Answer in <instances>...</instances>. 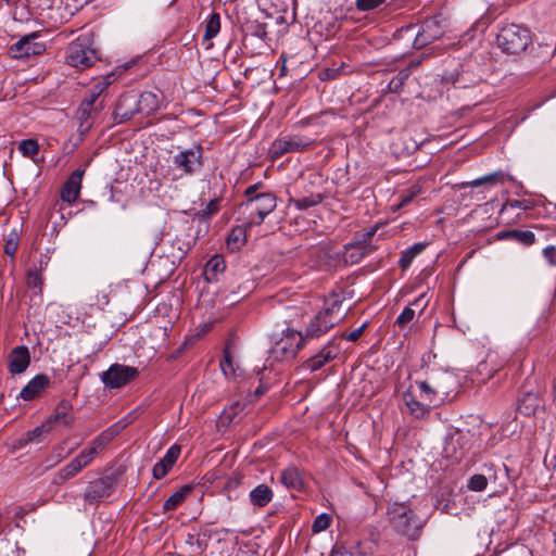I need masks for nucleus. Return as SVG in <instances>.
Listing matches in <instances>:
<instances>
[{"label":"nucleus","instance_id":"obj_1","mask_svg":"<svg viewBox=\"0 0 556 556\" xmlns=\"http://www.w3.org/2000/svg\"><path fill=\"white\" fill-rule=\"evenodd\" d=\"M388 516L393 529L410 540L419 538L425 521L405 504L394 503L388 508Z\"/></svg>","mask_w":556,"mask_h":556},{"label":"nucleus","instance_id":"obj_2","mask_svg":"<svg viewBox=\"0 0 556 556\" xmlns=\"http://www.w3.org/2000/svg\"><path fill=\"white\" fill-rule=\"evenodd\" d=\"M99 60L97 50L92 47L90 38L86 35L79 36L70 43L66 50V62L78 70H86Z\"/></svg>","mask_w":556,"mask_h":556},{"label":"nucleus","instance_id":"obj_3","mask_svg":"<svg viewBox=\"0 0 556 556\" xmlns=\"http://www.w3.org/2000/svg\"><path fill=\"white\" fill-rule=\"evenodd\" d=\"M496 41L503 51L519 53L526 50L531 41L530 30L517 24H508L501 28Z\"/></svg>","mask_w":556,"mask_h":556},{"label":"nucleus","instance_id":"obj_4","mask_svg":"<svg viewBox=\"0 0 556 556\" xmlns=\"http://www.w3.org/2000/svg\"><path fill=\"white\" fill-rule=\"evenodd\" d=\"M277 206L276 197L270 192L258 193L249 198L241 204L244 212L249 213L247 226L261 225L265 217L270 214Z\"/></svg>","mask_w":556,"mask_h":556},{"label":"nucleus","instance_id":"obj_5","mask_svg":"<svg viewBox=\"0 0 556 556\" xmlns=\"http://www.w3.org/2000/svg\"><path fill=\"white\" fill-rule=\"evenodd\" d=\"M304 344L305 338L301 332L288 329L273 345L270 356L278 362L293 359Z\"/></svg>","mask_w":556,"mask_h":556},{"label":"nucleus","instance_id":"obj_6","mask_svg":"<svg viewBox=\"0 0 556 556\" xmlns=\"http://www.w3.org/2000/svg\"><path fill=\"white\" fill-rule=\"evenodd\" d=\"M118 432L119 427L117 425L111 426L102 431L89 443L87 448L83 450L77 455L78 459L85 467L89 466L92 460L112 442Z\"/></svg>","mask_w":556,"mask_h":556},{"label":"nucleus","instance_id":"obj_7","mask_svg":"<svg viewBox=\"0 0 556 556\" xmlns=\"http://www.w3.org/2000/svg\"><path fill=\"white\" fill-rule=\"evenodd\" d=\"M138 375L139 371L136 367L113 364L102 374L101 379L105 387L119 389L132 381Z\"/></svg>","mask_w":556,"mask_h":556},{"label":"nucleus","instance_id":"obj_8","mask_svg":"<svg viewBox=\"0 0 556 556\" xmlns=\"http://www.w3.org/2000/svg\"><path fill=\"white\" fill-rule=\"evenodd\" d=\"M203 149L195 146L191 149L179 151L173 156V165L185 175H192L202 167Z\"/></svg>","mask_w":556,"mask_h":556},{"label":"nucleus","instance_id":"obj_9","mask_svg":"<svg viewBox=\"0 0 556 556\" xmlns=\"http://www.w3.org/2000/svg\"><path fill=\"white\" fill-rule=\"evenodd\" d=\"M115 484L116 478L114 476H105L91 481L85 490L84 498L90 505L98 504L112 495Z\"/></svg>","mask_w":556,"mask_h":556},{"label":"nucleus","instance_id":"obj_10","mask_svg":"<svg viewBox=\"0 0 556 556\" xmlns=\"http://www.w3.org/2000/svg\"><path fill=\"white\" fill-rule=\"evenodd\" d=\"M104 108L103 100L99 104H92L89 102L81 101L76 112V119L78 123V132L81 136L88 134L98 119L101 111Z\"/></svg>","mask_w":556,"mask_h":556},{"label":"nucleus","instance_id":"obj_11","mask_svg":"<svg viewBox=\"0 0 556 556\" xmlns=\"http://www.w3.org/2000/svg\"><path fill=\"white\" fill-rule=\"evenodd\" d=\"M312 141L301 136H285L276 139L270 147L271 156L275 159L290 152L303 151Z\"/></svg>","mask_w":556,"mask_h":556},{"label":"nucleus","instance_id":"obj_12","mask_svg":"<svg viewBox=\"0 0 556 556\" xmlns=\"http://www.w3.org/2000/svg\"><path fill=\"white\" fill-rule=\"evenodd\" d=\"M38 37L36 33L24 36L11 46L10 51L13 53L14 58L17 59L39 55L46 50V46L37 41Z\"/></svg>","mask_w":556,"mask_h":556},{"label":"nucleus","instance_id":"obj_13","mask_svg":"<svg viewBox=\"0 0 556 556\" xmlns=\"http://www.w3.org/2000/svg\"><path fill=\"white\" fill-rule=\"evenodd\" d=\"M443 26L441 25V22L438 18H428L417 34L414 40V47L416 49H421L425 46L441 38L443 36Z\"/></svg>","mask_w":556,"mask_h":556},{"label":"nucleus","instance_id":"obj_14","mask_svg":"<svg viewBox=\"0 0 556 556\" xmlns=\"http://www.w3.org/2000/svg\"><path fill=\"white\" fill-rule=\"evenodd\" d=\"M84 174V169H76L72 173L61 189L62 201L71 204L78 199Z\"/></svg>","mask_w":556,"mask_h":556},{"label":"nucleus","instance_id":"obj_15","mask_svg":"<svg viewBox=\"0 0 556 556\" xmlns=\"http://www.w3.org/2000/svg\"><path fill=\"white\" fill-rule=\"evenodd\" d=\"M30 364L28 348L20 345L14 348L8 357V368L13 375L24 372Z\"/></svg>","mask_w":556,"mask_h":556},{"label":"nucleus","instance_id":"obj_16","mask_svg":"<svg viewBox=\"0 0 556 556\" xmlns=\"http://www.w3.org/2000/svg\"><path fill=\"white\" fill-rule=\"evenodd\" d=\"M181 448L179 445H172L165 455L153 466V477L155 479L164 478L167 472L172 469L174 464L177 462L180 455Z\"/></svg>","mask_w":556,"mask_h":556},{"label":"nucleus","instance_id":"obj_17","mask_svg":"<svg viewBox=\"0 0 556 556\" xmlns=\"http://www.w3.org/2000/svg\"><path fill=\"white\" fill-rule=\"evenodd\" d=\"M334 325V318H328L327 316L318 313L307 325L305 336H303V338H305V341L307 339L319 338L329 331Z\"/></svg>","mask_w":556,"mask_h":556},{"label":"nucleus","instance_id":"obj_18","mask_svg":"<svg viewBox=\"0 0 556 556\" xmlns=\"http://www.w3.org/2000/svg\"><path fill=\"white\" fill-rule=\"evenodd\" d=\"M50 384V379L47 375H36L21 390L18 399L23 401H31L39 396L41 392Z\"/></svg>","mask_w":556,"mask_h":556},{"label":"nucleus","instance_id":"obj_19","mask_svg":"<svg viewBox=\"0 0 556 556\" xmlns=\"http://www.w3.org/2000/svg\"><path fill=\"white\" fill-rule=\"evenodd\" d=\"M337 349L331 344L325 345L316 355L308 358L304 364L303 368L314 372L320 369L328 362L332 361L337 356Z\"/></svg>","mask_w":556,"mask_h":556},{"label":"nucleus","instance_id":"obj_20","mask_svg":"<svg viewBox=\"0 0 556 556\" xmlns=\"http://www.w3.org/2000/svg\"><path fill=\"white\" fill-rule=\"evenodd\" d=\"M135 113H138L136 108V97L123 96L116 104L114 111V121L117 124H122L130 119Z\"/></svg>","mask_w":556,"mask_h":556},{"label":"nucleus","instance_id":"obj_21","mask_svg":"<svg viewBox=\"0 0 556 556\" xmlns=\"http://www.w3.org/2000/svg\"><path fill=\"white\" fill-rule=\"evenodd\" d=\"M73 405L68 400H62L55 407L54 414L51 415L47 424L52 426L54 422H60L65 427H70L74 422V416L72 414Z\"/></svg>","mask_w":556,"mask_h":556},{"label":"nucleus","instance_id":"obj_22","mask_svg":"<svg viewBox=\"0 0 556 556\" xmlns=\"http://www.w3.org/2000/svg\"><path fill=\"white\" fill-rule=\"evenodd\" d=\"M115 80V75L113 73L108 74L106 76L98 79L92 84L89 88L87 96L84 98V102H89L92 104H99L101 100H99L100 96L108 89V87Z\"/></svg>","mask_w":556,"mask_h":556},{"label":"nucleus","instance_id":"obj_23","mask_svg":"<svg viewBox=\"0 0 556 556\" xmlns=\"http://www.w3.org/2000/svg\"><path fill=\"white\" fill-rule=\"evenodd\" d=\"M403 401L408 413L415 418L420 419L429 414V405L424 401H418L410 390L403 393Z\"/></svg>","mask_w":556,"mask_h":556},{"label":"nucleus","instance_id":"obj_24","mask_svg":"<svg viewBox=\"0 0 556 556\" xmlns=\"http://www.w3.org/2000/svg\"><path fill=\"white\" fill-rule=\"evenodd\" d=\"M280 482L289 490L301 491L304 488V481L300 470L290 466L283 469L280 473Z\"/></svg>","mask_w":556,"mask_h":556},{"label":"nucleus","instance_id":"obj_25","mask_svg":"<svg viewBox=\"0 0 556 556\" xmlns=\"http://www.w3.org/2000/svg\"><path fill=\"white\" fill-rule=\"evenodd\" d=\"M507 180L513 181L514 177L500 170L479 177L472 181L464 182L463 187L495 186L498 184L502 185Z\"/></svg>","mask_w":556,"mask_h":556},{"label":"nucleus","instance_id":"obj_26","mask_svg":"<svg viewBox=\"0 0 556 556\" xmlns=\"http://www.w3.org/2000/svg\"><path fill=\"white\" fill-rule=\"evenodd\" d=\"M274 493L271 489L262 483L251 490L249 494L250 502L253 506L262 508L268 505L273 500Z\"/></svg>","mask_w":556,"mask_h":556},{"label":"nucleus","instance_id":"obj_27","mask_svg":"<svg viewBox=\"0 0 556 556\" xmlns=\"http://www.w3.org/2000/svg\"><path fill=\"white\" fill-rule=\"evenodd\" d=\"M429 379L433 383V388L439 393L441 399L444 401L451 393V387L454 384V377L448 372H440L438 375H431Z\"/></svg>","mask_w":556,"mask_h":556},{"label":"nucleus","instance_id":"obj_28","mask_svg":"<svg viewBox=\"0 0 556 556\" xmlns=\"http://www.w3.org/2000/svg\"><path fill=\"white\" fill-rule=\"evenodd\" d=\"M416 386L419 389V396L421 401L426 402L429 407L431 405L437 406L439 403L443 402L439 393L432 387L433 383L429 378L424 381H416Z\"/></svg>","mask_w":556,"mask_h":556},{"label":"nucleus","instance_id":"obj_29","mask_svg":"<svg viewBox=\"0 0 556 556\" xmlns=\"http://www.w3.org/2000/svg\"><path fill=\"white\" fill-rule=\"evenodd\" d=\"M541 406V399L538 393L526 392L518 401V412L525 416L534 415Z\"/></svg>","mask_w":556,"mask_h":556},{"label":"nucleus","instance_id":"obj_30","mask_svg":"<svg viewBox=\"0 0 556 556\" xmlns=\"http://www.w3.org/2000/svg\"><path fill=\"white\" fill-rule=\"evenodd\" d=\"M138 113L150 115L159 109L157 96L151 91H144L136 99Z\"/></svg>","mask_w":556,"mask_h":556},{"label":"nucleus","instance_id":"obj_31","mask_svg":"<svg viewBox=\"0 0 556 556\" xmlns=\"http://www.w3.org/2000/svg\"><path fill=\"white\" fill-rule=\"evenodd\" d=\"M84 468L86 467L76 456L71 463H68L66 466L59 470V472L55 475L53 479V483L62 484L64 481L74 478Z\"/></svg>","mask_w":556,"mask_h":556},{"label":"nucleus","instance_id":"obj_32","mask_svg":"<svg viewBox=\"0 0 556 556\" xmlns=\"http://www.w3.org/2000/svg\"><path fill=\"white\" fill-rule=\"evenodd\" d=\"M247 223L242 226L235 227L226 239L227 249L237 252L247 242Z\"/></svg>","mask_w":556,"mask_h":556},{"label":"nucleus","instance_id":"obj_33","mask_svg":"<svg viewBox=\"0 0 556 556\" xmlns=\"http://www.w3.org/2000/svg\"><path fill=\"white\" fill-rule=\"evenodd\" d=\"M225 261L222 255H213L204 266V277L211 282L217 280L219 274L225 270Z\"/></svg>","mask_w":556,"mask_h":556},{"label":"nucleus","instance_id":"obj_34","mask_svg":"<svg viewBox=\"0 0 556 556\" xmlns=\"http://www.w3.org/2000/svg\"><path fill=\"white\" fill-rule=\"evenodd\" d=\"M192 488L189 485H182L179 490L174 492L163 504L164 511H172L177 509L191 493Z\"/></svg>","mask_w":556,"mask_h":556},{"label":"nucleus","instance_id":"obj_35","mask_svg":"<svg viewBox=\"0 0 556 556\" xmlns=\"http://www.w3.org/2000/svg\"><path fill=\"white\" fill-rule=\"evenodd\" d=\"M443 80L453 84L457 88H467L476 81L473 78H468L467 73L463 68L460 72H446L443 75Z\"/></svg>","mask_w":556,"mask_h":556},{"label":"nucleus","instance_id":"obj_36","mask_svg":"<svg viewBox=\"0 0 556 556\" xmlns=\"http://www.w3.org/2000/svg\"><path fill=\"white\" fill-rule=\"evenodd\" d=\"M501 238L513 239L520 242L523 245H531L535 242V235L531 230H508L504 231L500 236Z\"/></svg>","mask_w":556,"mask_h":556},{"label":"nucleus","instance_id":"obj_37","mask_svg":"<svg viewBox=\"0 0 556 556\" xmlns=\"http://www.w3.org/2000/svg\"><path fill=\"white\" fill-rule=\"evenodd\" d=\"M52 429V426H49L47 424V421L36 428H34L33 430L28 431L24 438L20 439L18 440V445L20 446H25L26 444L28 443H33V442H40V438L45 434V433H48L49 431H51Z\"/></svg>","mask_w":556,"mask_h":556},{"label":"nucleus","instance_id":"obj_38","mask_svg":"<svg viewBox=\"0 0 556 556\" xmlns=\"http://www.w3.org/2000/svg\"><path fill=\"white\" fill-rule=\"evenodd\" d=\"M426 248L425 243H416L409 249L402 252L399 264L402 269H407L414 258L419 255Z\"/></svg>","mask_w":556,"mask_h":556},{"label":"nucleus","instance_id":"obj_39","mask_svg":"<svg viewBox=\"0 0 556 556\" xmlns=\"http://www.w3.org/2000/svg\"><path fill=\"white\" fill-rule=\"evenodd\" d=\"M419 63H420L419 61H418V62H412L408 68H404V70L400 71V72L397 73V75H396V76H394V77L390 80V83H389V85H388V89H389L391 92H399V91L402 89V87H403V85H404L405 80H406V79L408 78V76L410 75V67H413V66H417Z\"/></svg>","mask_w":556,"mask_h":556},{"label":"nucleus","instance_id":"obj_40","mask_svg":"<svg viewBox=\"0 0 556 556\" xmlns=\"http://www.w3.org/2000/svg\"><path fill=\"white\" fill-rule=\"evenodd\" d=\"M324 200V197L321 193H315L311 194L308 197H303L300 199H290V202L298 208V210H307L312 206H315L319 204Z\"/></svg>","mask_w":556,"mask_h":556},{"label":"nucleus","instance_id":"obj_41","mask_svg":"<svg viewBox=\"0 0 556 556\" xmlns=\"http://www.w3.org/2000/svg\"><path fill=\"white\" fill-rule=\"evenodd\" d=\"M491 478L495 479V477L492 475H489V476L483 475V473L473 475L468 480L467 488L473 492H482L486 489L488 480Z\"/></svg>","mask_w":556,"mask_h":556},{"label":"nucleus","instance_id":"obj_42","mask_svg":"<svg viewBox=\"0 0 556 556\" xmlns=\"http://www.w3.org/2000/svg\"><path fill=\"white\" fill-rule=\"evenodd\" d=\"M220 29V16L218 13H212L205 25L204 39L214 38Z\"/></svg>","mask_w":556,"mask_h":556},{"label":"nucleus","instance_id":"obj_43","mask_svg":"<svg viewBox=\"0 0 556 556\" xmlns=\"http://www.w3.org/2000/svg\"><path fill=\"white\" fill-rule=\"evenodd\" d=\"M26 283H27L28 288L40 292L41 287H42L41 269H37V268L29 269L27 273Z\"/></svg>","mask_w":556,"mask_h":556},{"label":"nucleus","instance_id":"obj_44","mask_svg":"<svg viewBox=\"0 0 556 556\" xmlns=\"http://www.w3.org/2000/svg\"><path fill=\"white\" fill-rule=\"evenodd\" d=\"M376 231H377V226L370 228L369 230H367L363 233L356 235L355 241L348 243L346 248L349 249L350 247L353 248L354 245H364L368 249V243L371 240V238L375 236Z\"/></svg>","mask_w":556,"mask_h":556},{"label":"nucleus","instance_id":"obj_45","mask_svg":"<svg viewBox=\"0 0 556 556\" xmlns=\"http://www.w3.org/2000/svg\"><path fill=\"white\" fill-rule=\"evenodd\" d=\"M18 150L24 156L33 157L34 155H36L38 153L39 144L37 143L36 140H33V139L23 140L18 144Z\"/></svg>","mask_w":556,"mask_h":556},{"label":"nucleus","instance_id":"obj_46","mask_svg":"<svg viewBox=\"0 0 556 556\" xmlns=\"http://www.w3.org/2000/svg\"><path fill=\"white\" fill-rule=\"evenodd\" d=\"M342 301L339 299H336L332 301V303L325 308L324 311H320L319 313L324 316H327L328 318H334L336 324L341 319V316L339 314L340 307H341Z\"/></svg>","mask_w":556,"mask_h":556},{"label":"nucleus","instance_id":"obj_47","mask_svg":"<svg viewBox=\"0 0 556 556\" xmlns=\"http://www.w3.org/2000/svg\"><path fill=\"white\" fill-rule=\"evenodd\" d=\"M415 315V309L410 306H407L397 316L395 325H397L400 328H404L414 319Z\"/></svg>","mask_w":556,"mask_h":556},{"label":"nucleus","instance_id":"obj_48","mask_svg":"<svg viewBox=\"0 0 556 556\" xmlns=\"http://www.w3.org/2000/svg\"><path fill=\"white\" fill-rule=\"evenodd\" d=\"M386 0H355V7L361 12H367L377 9Z\"/></svg>","mask_w":556,"mask_h":556},{"label":"nucleus","instance_id":"obj_49","mask_svg":"<svg viewBox=\"0 0 556 556\" xmlns=\"http://www.w3.org/2000/svg\"><path fill=\"white\" fill-rule=\"evenodd\" d=\"M18 247V236L16 232H11L4 244V253L9 256H14Z\"/></svg>","mask_w":556,"mask_h":556},{"label":"nucleus","instance_id":"obj_50","mask_svg":"<svg viewBox=\"0 0 556 556\" xmlns=\"http://www.w3.org/2000/svg\"><path fill=\"white\" fill-rule=\"evenodd\" d=\"M345 250H346V252L355 251V252H352L351 254H349L348 258H346V260H350L352 263L358 262L362 257H364L370 251L369 249H367L364 245H354L353 248L350 247L349 249L345 247Z\"/></svg>","mask_w":556,"mask_h":556},{"label":"nucleus","instance_id":"obj_51","mask_svg":"<svg viewBox=\"0 0 556 556\" xmlns=\"http://www.w3.org/2000/svg\"><path fill=\"white\" fill-rule=\"evenodd\" d=\"M330 526V517L326 514L317 516L313 522V532L318 533L325 531Z\"/></svg>","mask_w":556,"mask_h":556},{"label":"nucleus","instance_id":"obj_52","mask_svg":"<svg viewBox=\"0 0 556 556\" xmlns=\"http://www.w3.org/2000/svg\"><path fill=\"white\" fill-rule=\"evenodd\" d=\"M220 368L225 376L236 375L233 362L228 353L225 354L224 359L220 362Z\"/></svg>","mask_w":556,"mask_h":556},{"label":"nucleus","instance_id":"obj_53","mask_svg":"<svg viewBox=\"0 0 556 556\" xmlns=\"http://www.w3.org/2000/svg\"><path fill=\"white\" fill-rule=\"evenodd\" d=\"M218 211V202L217 200L210 201L206 206L200 211V216L203 219H208L212 215L216 214Z\"/></svg>","mask_w":556,"mask_h":556},{"label":"nucleus","instance_id":"obj_54","mask_svg":"<svg viewBox=\"0 0 556 556\" xmlns=\"http://www.w3.org/2000/svg\"><path fill=\"white\" fill-rule=\"evenodd\" d=\"M507 207L520 208V210L527 211V210L531 208L532 205L529 201H526V200H510V201H507L503 205L502 211L506 210Z\"/></svg>","mask_w":556,"mask_h":556},{"label":"nucleus","instance_id":"obj_55","mask_svg":"<svg viewBox=\"0 0 556 556\" xmlns=\"http://www.w3.org/2000/svg\"><path fill=\"white\" fill-rule=\"evenodd\" d=\"M419 191H420V189L417 186H413L412 188H409L406 191V193L402 197V200L400 202V206L404 207L408 203H410V201L414 199V197H416L419 193Z\"/></svg>","mask_w":556,"mask_h":556},{"label":"nucleus","instance_id":"obj_56","mask_svg":"<svg viewBox=\"0 0 556 556\" xmlns=\"http://www.w3.org/2000/svg\"><path fill=\"white\" fill-rule=\"evenodd\" d=\"M543 255L549 264L556 265V248L554 245L546 247L543 250Z\"/></svg>","mask_w":556,"mask_h":556},{"label":"nucleus","instance_id":"obj_57","mask_svg":"<svg viewBox=\"0 0 556 556\" xmlns=\"http://www.w3.org/2000/svg\"><path fill=\"white\" fill-rule=\"evenodd\" d=\"M429 303V300L427 298V295L424 293V294H420L413 303L412 305L419 308L420 313L424 312V309L427 307Z\"/></svg>","mask_w":556,"mask_h":556},{"label":"nucleus","instance_id":"obj_58","mask_svg":"<svg viewBox=\"0 0 556 556\" xmlns=\"http://www.w3.org/2000/svg\"><path fill=\"white\" fill-rule=\"evenodd\" d=\"M366 327V324L362 325L361 327L352 330L346 337L345 339L348 341H351V342H355L358 340V338L363 334L364 332V329Z\"/></svg>","mask_w":556,"mask_h":556},{"label":"nucleus","instance_id":"obj_59","mask_svg":"<svg viewBox=\"0 0 556 556\" xmlns=\"http://www.w3.org/2000/svg\"><path fill=\"white\" fill-rule=\"evenodd\" d=\"M62 452H63V447L60 446L56 450V453L52 456L51 463L47 466V468L53 467L54 465L59 464L65 457V455H63Z\"/></svg>","mask_w":556,"mask_h":556},{"label":"nucleus","instance_id":"obj_60","mask_svg":"<svg viewBox=\"0 0 556 556\" xmlns=\"http://www.w3.org/2000/svg\"><path fill=\"white\" fill-rule=\"evenodd\" d=\"M62 452H63V447L60 446L56 450V453L52 456L51 463L47 466V468L53 467L54 465L59 464L65 457V455H63Z\"/></svg>","mask_w":556,"mask_h":556},{"label":"nucleus","instance_id":"obj_61","mask_svg":"<svg viewBox=\"0 0 556 556\" xmlns=\"http://www.w3.org/2000/svg\"><path fill=\"white\" fill-rule=\"evenodd\" d=\"M330 556H353L350 554L345 547L339 546L334 547Z\"/></svg>","mask_w":556,"mask_h":556},{"label":"nucleus","instance_id":"obj_62","mask_svg":"<svg viewBox=\"0 0 556 556\" xmlns=\"http://www.w3.org/2000/svg\"><path fill=\"white\" fill-rule=\"evenodd\" d=\"M337 74H338V70H336V68H327V70H325L323 75H324L325 78L332 79V78H334L337 76Z\"/></svg>","mask_w":556,"mask_h":556},{"label":"nucleus","instance_id":"obj_63","mask_svg":"<svg viewBox=\"0 0 556 556\" xmlns=\"http://www.w3.org/2000/svg\"><path fill=\"white\" fill-rule=\"evenodd\" d=\"M257 188H258L257 185H252L247 188L245 195L248 197V199L256 195L255 192H256Z\"/></svg>","mask_w":556,"mask_h":556}]
</instances>
